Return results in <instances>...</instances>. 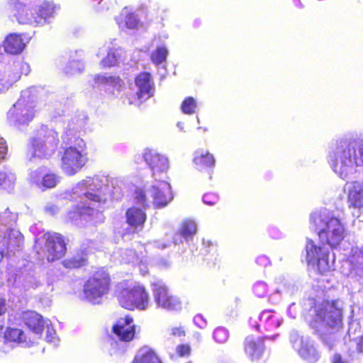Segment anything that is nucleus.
<instances>
[{
	"instance_id": "58",
	"label": "nucleus",
	"mask_w": 363,
	"mask_h": 363,
	"mask_svg": "<svg viewBox=\"0 0 363 363\" xmlns=\"http://www.w3.org/2000/svg\"><path fill=\"white\" fill-rule=\"evenodd\" d=\"M194 338L197 340L198 342L201 341V335L199 333H195L194 334Z\"/></svg>"
},
{
	"instance_id": "50",
	"label": "nucleus",
	"mask_w": 363,
	"mask_h": 363,
	"mask_svg": "<svg viewBox=\"0 0 363 363\" xmlns=\"http://www.w3.org/2000/svg\"><path fill=\"white\" fill-rule=\"evenodd\" d=\"M194 322L200 328H204L207 325L206 320L201 315H196L194 318Z\"/></svg>"
},
{
	"instance_id": "57",
	"label": "nucleus",
	"mask_w": 363,
	"mask_h": 363,
	"mask_svg": "<svg viewBox=\"0 0 363 363\" xmlns=\"http://www.w3.org/2000/svg\"><path fill=\"white\" fill-rule=\"evenodd\" d=\"M333 363H341V356L340 354H335Z\"/></svg>"
},
{
	"instance_id": "24",
	"label": "nucleus",
	"mask_w": 363,
	"mask_h": 363,
	"mask_svg": "<svg viewBox=\"0 0 363 363\" xmlns=\"http://www.w3.org/2000/svg\"><path fill=\"white\" fill-rule=\"evenodd\" d=\"M4 50L9 54L16 55L21 53L25 46L22 36L16 33L9 34L4 41Z\"/></svg>"
},
{
	"instance_id": "32",
	"label": "nucleus",
	"mask_w": 363,
	"mask_h": 363,
	"mask_svg": "<svg viewBox=\"0 0 363 363\" xmlns=\"http://www.w3.org/2000/svg\"><path fill=\"white\" fill-rule=\"evenodd\" d=\"M119 255L122 263L139 264L144 262V257L139 256L133 250L131 249L121 250Z\"/></svg>"
},
{
	"instance_id": "25",
	"label": "nucleus",
	"mask_w": 363,
	"mask_h": 363,
	"mask_svg": "<svg viewBox=\"0 0 363 363\" xmlns=\"http://www.w3.org/2000/svg\"><path fill=\"white\" fill-rule=\"evenodd\" d=\"M260 324L257 325V330L260 326L266 330H273L277 328L282 323V319L271 311H264L259 315Z\"/></svg>"
},
{
	"instance_id": "48",
	"label": "nucleus",
	"mask_w": 363,
	"mask_h": 363,
	"mask_svg": "<svg viewBox=\"0 0 363 363\" xmlns=\"http://www.w3.org/2000/svg\"><path fill=\"white\" fill-rule=\"evenodd\" d=\"M169 333L174 337H184L186 335V331L183 326L173 327L169 329Z\"/></svg>"
},
{
	"instance_id": "35",
	"label": "nucleus",
	"mask_w": 363,
	"mask_h": 363,
	"mask_svg": "<svg viewBox=\"0 0 363 363\" xmlns=\"http://www.w3.org/2000/svg\"><path fill=\"white\" fill-rule=\"evenodd\" d=\"M30 65L23 61H16L13 62L11 70H9V75L14 76L16 73L19 74V79L22 74L28 75L30 72Z\"/></svg>"
},
{
	"instance_id": "44",
	"label": "nucleus",
	"mask_w": 363,
	"mask_h": 363,
	"mask_svg": "<svg viewBox=\"0 0 363 363\" xmlns=\"http://www.w3.org/2000/svg\"><path fill=\"white\" fill-rule=\"evenodd\" d=\"M267 285L263 281L257 282L253 286L254 293L259 297H262L267 294Z\"/></svg>"
},
{
	"instance_id": "34",
	"label": "nucleus",
	"mask_w": 363,
	"mask_h": 363,
	"mask_svg": "<svg viewBox=\"0 0 363 363\" xmlns=\"http://www.w3.org/2000/svg\"><path fill=\"white\" fill-rule=\"evenodd\" d=\"M95 83L98 85H105L118 89L121 86V80L116 77H106L98 74L94 77Z\"/></svg>"
},
{
	"instance_id": "14",
	"label": "nucleus",
	"mask_w": 363,
	"mask_h": 363,
	"mask_svg": "<svg viewBox=\"0 0 363 363\" xmlns=\"http://www.w3.org/2000/svg\"><path fill=\"white\" fill-rule=\"evenodd\" d=\"M143 159L152 171L153 179H167L166 174L169 169L168 159L153 150L146 149L143 152Z\"/></svg>"
},
{
	"instance_id": "23",
	"label": "nucleus",
	"mask_w": 363,
	"mask_h": 363,
	"mask_svg": "<svg viewBox=\"0 0 363 363\" xmlns=\"http://www.w3.org/2000/svg\"><path fill=\"white\" fill-rule=\"evenodd\" d=\"M20 23L36 26V9L25 4L12 11Z\"/></svg>"
},
{
	"instance_id": "11",
	"label": "nucleus",
	"mask_w": 363,
	"mask_h": 363,
	"mask_svg": "<svg viewBox=\"0 0 363 363\" xmlns=\"http://www.w3.org/2000/svg\"><path fill=\"white\" fill-rule=\"evenodd\" d=\"M16 216L9 211L0 215V234L8 233V248L11 250H20L23 246V236L21 233L12 228L15 224Z\"/></svg>"
},
{
	"instance_id": "31",
	"label": "nucleus",
	"mask_w": 363,
	"mask_h": 363,
	"mask_svg": "<svg viewBox=\"0 0 363 363\" xmlns=\"http://www.w3.org/2000/svg\"><path fill=\"white\" fill-rule=\"evenodd\" d=\"M54 13V7L49 3H43L38 10H36V26L44 25L50 18L52 17Z\"/></svg>"
},
{
	"instance_id": "21",
	"label": "nucleus",
	"mask_w": 363,
	"mask_h": 363,
	"mask_svg": "<svg viewBox=\"0 0 363 363\" xmlns=\"http://www.w3.org/2000/svg\"><path fill=\"white\" fill-rule=\"evenodd\" d=\"M122 52V50L120 48L111 50L109 46L104 45L99 48L96 55L98 57H102L101 65L104 67H108L114 66L118 63Z\"/></svg>"
},
{
	"instance_id": "55",
	"label": "nucleus",
	"mask_w": 363,
	"mask_h": 363,
	"mask_svg": "<svg viewBox=\"0 0 363 363\" xmlns=\"http://www.w3.org/2000/svg\"><path fill=\"white\" fill-rule=\"evenodd\" d=\"M182 238H184V237L182 236L180 232L179 233H177L174 237V244L177 245L179 243L182 242Z\"/></svg>"
},
{
	"instance_id": "38",
	"label": "nucleus",
	"mask_w": 363,
	"mask_h": 363,
	"mask_svg": "<svg viewBox=\"0 0 363 363\" xmlns=\"http://www.w3.org/2000/svg\"><path fill=\"white\" fill-rule=\"evenodd\" d=\"M197 108V104L196 100L193 97L186 98L181 106L182 112L185 114H193L196 112Z\"/></svg>"
},
{
	"instance_id": "13",
	"label": "nucleus",
	"mask_w": 363,
	"mask_h": 363,
	"mask_svg": "<svg viewBox=\"0 0 363 363\" xmlns=\"http://www.w3.org/2000/svg\"><path fill=\"white\" fill-rule=\"evenodd\" d=\"M152 286L154 300L158 307L167 311H178L182 308L179 298L173 296L163 282L158 281Z\"/></svg>"
},
{
	"instance_id": "47",
	"label": "nucleus",
	"mask_w": 363,
	"mask_h": 363,
	"mask_svg": "<svg viewBox=\"0 0 363 363\" xmlns=\"http://www.w3.org/2000/svg\"><path fill=\"white\" fill-rule=\"evenodd\" d=\"M176 351L179 357H185L189 355L191 347L188 345H180L177 347Z\"/></svg>"
},
{
	"instance_id": "52",
	"label": "nucleus",
	"mask_w": 363,
	"mask_h": 363,
	"mask_svg": "<svg viewBox=\"0 0 363 363\" xmlns=\"http://www.w3.org/2000/svg\"><path fill=\"white\" fill-rule=\"evenodd\" d=\"M9 4L11 11H13L14 10L21 6V5H23L24 1L23 0H9Z\"/></svg>"
},
{
	"instance_id": "46",
	"label": "nucleus",
	"mask_w": 363,
	"mask_h": 363,
	"mask_svg": "<svg viewBox=\"0 0 363 363\" xmlns=\"http://www.w3.org/2000/svg\"><path fill=\"white\" fill-rule=\"evenodd\" d=\"M203 201L204 203L213 206L218 201V196L215 194H206L203 196Z\"/></svg>"
},
{
	"instance_id": "3",
	"label": "nucleus",
	"mask_w": 363,
	"mask_h": 363,
	"mask_svg": "<svg viewBox=\"0 0 363 363\" xmlns=\"http://www.w3.org/2000/svg\"><path fill=\"white\" fill-rule=\"evenodd\" d=\"M58 143V135L55 130L42 128L30 139L26 157L31 162L43 158L48 159L55 152Z\"/></svg>"
},
{
	"instance_id": "61",
	"label": "nucleus",
	"mask_w": 363,
	"mask_h": 363,
	"mask_svg": "<svg viewBox=\"0 0 363 363\" xmlns=\"http://www.w3.org/2000/svg\"><path fill=\"white\" fill-rule=\"evenodd\" d=\"M278 335H274L272 337H265L264 338L266 339H271V340H274Z\"/></svg>"
},
{
	"instance_id": "37",
	"label": "nucleus",
	"mask_w": 363,
	"mask_h": 363,
	"mask_svg": "<svg viewBox=\"0 0 363 363\" xmlns=\"http://www.w3.org/2000/svg\"><path fill=\"white\" fill-rule=\"evenodd\" d=\"M168 50L166 47H158L156 50L152 52L151 59L155 64L160 65L166 60Z\"/></svg>"
},
{
	"instance_id": "39",
	"label": "nucleus",
	"mask_w": 363,
	"mask_h": 363,
	"mask_svg": "<svg viewBox=\"0 0 363 363\" xmlns=\"http://www.w3.org/2000/svg\"><path fill=\"white\" fill-rule=\"evenodd\" d=\"M5 75L0 74V93L8 89L14 82L19 79V74L16 73L14 76L8 74V79H5Z\"/></svg>"
},
{
	"instance_id": "36",
	"label": "nucleus",
	"mask_w": 363,
	"mask_h": 363,
	"mask_svg": "<svg viewBox=\"0 0 363 363\" xmlns=\"http://www.w3.org/2000/svg\"><path fill=\"white\" fill-rule=\"evenodd\" d=\"M197 227L196 224L193 220H185L181 225L179 232L185 240L191 237L196 233Z\"/></svg>"
},
{
	"instance_id": "45",
	"label": "nucleus",
	"mask_w": 363,
	"mask_h": 363,
	"mask_svg": "<svg viewBox=\"0 0 363 363\" xmlns=\"http://www.w3.org/2000/svg\"><path fill=\"white\" fill-rule=\"evenodd\" d=\"M355 161V166L363 165V144L355 149V153H352Z\"/></svg>"
},
{
	"instance_id": "6",
	"label": "nucleus",
	"mask_w": 363,
	"mask_h": 363,
	"mask_svg": "<svg viewBox=\"0 0 363 363\" xmlns=\"http://www.w3.org/2000/svg\"><path fill=\"white\" fill-rule=\"evenodd\" d=\"M342 308L338 301L323 303L315 310V317L311 326L317 332L327 327L339 328L342 324Z\"/></svg>"
},
{
	"instance_id": "1",
	"label": "nucleus",
	"mask_w": 363,
	"mask_h": 363,
	"mask_svg": "<svg viewBox=\"0 0 363 363\" xmlns=\"http://www.w3.org/2000/svg\"><path fill=\"white\" fill-rule=\"evenodd\" d=\"M113 179L105 175L88 177L78 182L72 189L71 199L77 202L76 211L68 213V218L77 225H84L83 220L93 223L104 221V216L98 209L111 193L110 185Z\"/></svg>"
},
{
	"instance_id": "17",
	"label": "nucleus",
	"mask_w": 363,
	"mask_h": 363,
	"mask_svg": "<svg viewBox=\"0 0 363 363\" xmlns=\"http://www.w3.org/2000/svg\"><path fill=\"white\" fill-rule=\"evenodd\" d=\"M113 333L122 341L133 340L135 335V325L130 317L120 318L113 326Z\"/></svg>"
},
{
	"instance_id": "60",
	"label": "nucleus",
	"mask_w": 363,
	"mask_h": 363,
	"mask_svg": "<svg viewBox=\"0 0 363 363\" xmlns=\"http://www.w3.org/2000/svg\"><path fill=\"white\" fill-rule=\"evenodd\" d=\"M294 306V304L293 303L289 308V313H290V315H291V310L293 309Z\"/></svg>"
},
{
	"instance_id": "59",
	"label": "nucleus",
	"mask_w": 363,
	"mask_h": 363,
	"mask_svg": "<svg viewBox=\"0 0 363 363\" xmlns=\"http://www.w3.org/2000/svg\"><path fill=\"white\" fill-rule=\"evenodd\" d=\"M177 125L181 130H183L184 126L182 122H178Z\"/></svg>"
},
{
	"instance_id": "33",
	"label": "nucleus",
	"mask_w": 363,
	"mask_h": 363,
	"mask_svg": "<svg viewBox=\"0 0 363 363\" xmlns=\"http://www.w3.org/2000/svg\"><path fill=\"white\" fill-rule=\"evenodd\" d=\"M6 340L11 342H17L19 343L25 344V345H30V340H26V335L18 328H7L4 334Z\"/></svg>"
},
{
	"instance_id": "22",
	"label": "nucleus",
	"mask_w": 363,
	"mask_h": 363,
	"mask_svg": "<svg viewBox=\"0 0 363 363\" xmlns=\"http://www.w3.org/2000/svg\"><path fill=\"white\" fill-rule=\"evenodd\" d=\"M347 202L349 207L363 208V183L354 182L349 187Z\"/></svg>"
},
{
	"instance_id": "7",
	"label": "nucleus",
	"mask_w": 363,
	"mask_h": 363,
	"mask_svg": "<svg viewBox=\"0 0 363 363\" xmlns=\"http://www.w3.org/2000/svg\"><path fill=\"white\" fill-rule=\"evenodd\" d=\"M352 153H355V148L347 142H343L330 155L329 162L333 171L342 179L354 171L355 161Z\"/></svg>"
},
{
	"instance_id": "18",
	"label": "nucleus",
	"mask_w": 363,
	"mask_h": 363,
	"mask_svg": "<svg viewBox=\"0 0 363 363\" xmlns=\"http://www.w3.org/2000/svg\"><path fill=\"white\" fill-rule=\"evenodd\" d=\"M135 82L138 88L136 94L139 100L145 101L153 94L154 83L149 73L143 72L140 74L135 78Z\"/></svg>"
},
{
	"instance_id": "30",
	"label": "nucleus",
	"mask_w": 363,
	"mask_h": 363,
	"mask_svg": "<svg viewBox=\"0 0 363 363\" xmlns=\"http://www.w3.org/2000/svg\"><path fill=\"white\" fill-rule=\"evenodd\" d=\"M40 175L38 171H35L30 173L31 181L36 183L38 186H40L41 184L45 188H53L60 182V177L54 173H48L43 175L41 181H40Z\"/></svg>"
},
{
	"instance_id": "27",
	"label": "nucleus",
	"mask_w": 363,
	"mask_h": 363,
	"mask_svg": "<svg viewBox=\"0 0 363 363\" xmlns=\"http://www.w3.org/2000/svg\"><path fill=\"white\" fill-rule=\"evenodd\" d=\"M133 363H162V361L153 349L143 346L137 352Z\"/></svg>"
},
{
	"instance_id": "16",
	"label": "nucleus",
	"mask_w": 363,
	"mask_h": 363,
	"mask_svg": "<svg viewBox=\"0 0 363 363\" xmlns=\"http://www.w3.org/2000/svg\"><path fill=\"white\" fill-rule=\"evenodd\" d=\"M47 259L53 262L60 259L66 252L65 243L61 235L48 233L45 235Z\"/></svg>"
},
{
	"instance_id": "56",
	"label": "nucleus",
	"mask_w": 363,
	"mask_h": 363,
	"mask_svg": "<svg viewBox=\"0 0 363 363\" xmlns=\"http://www.w3.org/2000/svg\"><path fill=\"white\" fill-rule=\"evenodd\" d=\"M257 261L259 264H266L267 262H268V259L265 257L262 256V257H258Z\"/></svg>"
},
{
	"instance_id": "43",
	"label": "nucleus",
	"mask_w": 363,
	"mask_h": 363,
	"mask_svg": "<svg viewBox=\"0 0 363 363\" xmlns=\"http://www.w3.org/2000/svg\"><path fill=\"white\" fill-rule=\"evenodd\" d=\"M229 337L228 330L224 328H218L214 330L213 338L218 343L225 342Z\"/></svg>"
},
{
	"instance_id": "19",
	"label": "nucleus",
	"mask_w": 363,
	"mask_h": 363,
	"mask_svg": "<svg viewBox=\"0 0 363 363\" xmlns=\"http://www.w3.org/2000/svg\"><path fill=\"white\" fill-rule=\"evenodd\" d=\"M22 318L28 328L39 338L45 325L43 317L35 311H26L23 313Z\"/></svg>"
},
{
	"instance_id": "42",
	"label": "nucleus",
	"mask_w": 363,
	"mask_h": 363,
	"mask_svg": "<svg viewBox=\"0 0 363 363\" xmlns=\"http://www.w3.org/2000/svg\"><path fill=\"white\" fill-rule=\"evenodd\" d=\"M86 262V259L84 257H72L64 260L63 264L66 268H77L84 265Z\"/></svg>"
},
{
	"instance_id": "62",
	"label": "nucleus",
	"mask_w": 363,
	"mask_h": 363,
	"mask_svg": "<svg viewBox=\"0 0 363 363\" xmlns=\"http://www.w3.org/2000/svg\"><path fill=\"white\" fill-rule=\"evenodd\" d=\"M3 257H4V255H3L2 252H0V261H1V259H3Z\"/></svg>"
},
{
	"instance_id": "9",
	"label": "nucleus",
	"mask_w": 363,
	"mask_h": 363,
	"mask_svg": "<svg viewBox=\"0 0 363 363\" xmlns=\"http://www.w3.org/2000/svg\"><path fill=\"white\" fill-rule=\"evenodd\" d=\"M120 305L128 310L145 311L149 308L150 298L143 286H129L123 289L118 296Z\"/></svg>"
},
{
	"instance_id": "4",
	"label": "nucleus",
	"mask_w": 363,
	"mask_h": 363,
	"mask_svg": "<svg viewBox=\"0 0 363 363\" xmlns=\"http://www.w3.org/2000/svg\"><path fill=\"white\" fill-rule=\"evenodd\" d=\"M173 199L171 186L167 179H154L151 186L146 190L136 189L135 200L143 206L150 203L155 208L166 206Z\"/></svg>"
},
{
	"instance_id": "26",
	"label": "nucleus",
	"mask_w": 363,
	"mask_h": 363,
	"mask_svg": "<svg viewBox=\"0 0 363 363\" xmlns=\"http://www.w3.org/2000/svg\"><path fill=\"white\" fill-rule=\"evenodd\" d=\"M119 26L124 23L125 26L129 29L138 28L140 25V21L138 16L132 11V9L125 7L121 11L119 16L116 18Z\"/></svg>"
},
{
	"instance_id": "15",
	"label": "nucleus",
	"mask_w": 363,
	"mask_h": 363,
	"mask_svg": "<svg viewBox=\"0 0 363 363\" xmlns=\"http://www.w3.org/2000/svg\"><path fill=\"white\" fill-rule=\"evenodd\" d=\"M290 341L299 355L306 360H318V352L308 337H301L296 332L290 335Z\"/></svg>"
},
{
	"instance_id": "10",
	"label": "nucleus",
	"mask_w": 363,
	"mask_h": 363,
	"mask_svg": "<svg viewBox=\"0 0 363 363\" xmlns=\"http://www.w3.org/2000/svg\"><path fill=\"white\" fill-rule=\"evenodd\" d=\"M110 278L104 270L96 272L85 283L84 294L86 300L94 304L101 302L102 297L108 291Z\"/></svg>"
},
{
	"instance_id": "29",
	"label": "nucleus",
	"mask_w": 363,
	"mask_h": 363,
	"mask_svg": "<svg viewBox=\"0 0 363 363\" xmlns=\"http://www.w3.org/2000/svg\"><path fill=\"white\" fill-rule=\"evenodd\" d=\"M193 161L196 168L199 170L213 167L215 164L213 156L204 150H196L194 152Z\"/></svg>"
},
{
	"instance_id": "8",
	"label": "nucleus",
	"mask_w": 363,
	"mask_h": 363,
	"mask_svg": "<svg viewBox=\"0 0 363 363\" xmlns=\"http://www.w3.org/2000/svg\"><path fill=\"white\" fill-rule=\"evenodd\" d=\"M36 98L30 89L21 92V98L9 111V119L16 123L26 124L33 120L36 112Z\"/></svg>"
},
{
	"instance_id": "40",
	"label": "nucleus",
	"mask_w": 363,
	"mask_h": 363,
	"mask_svg": "<svg viewBox=\"0 0 363 363\" xmlns=\"http://www.w3.org/2000/svg\"><path fill=\"white\" fill-rule=\"evenodd\" d=\"M84 69V65L82 62L74 60L69 63L65 68V72L67 74H74L80 73Z\"/></svg>"
},
{
	"instance_id": "2",
	"label": "nucleus",
	"mask_w": 363,
	"mask_h": 363,
	"mask_svg": "<svg viewBox=\"0 0 363 363\" xmlns=\"http://www.w3.org/2000/svg\"><path fill=\"white\" fill-rule=\"evenodd\" d=\"M311 224L315 228L320 242L330 247H337L346 235V224L343 220L327 209L313 212Z\"/></svg>"
},
{
	"instance_id": "64",
	"label": "nucleus",
	"mask_w": 363,
	"mask_h": 363,
	"mask_svg": "<svg viewBox=\"0 0 363 363\" xmlns=\"http://www.w3.org/2000/svg\"><path fill=\"white\" fill-rule=\"evenodd\" d=\"M198 123H199V118L196 117Z\"/></svg>"
},
{
	"instance_id": "20",
	"label": "nucleus",
	"mask_w": 363,
	"mask_h": 363,
	"mask_svg": "<svg viewBox=\"0 0 363 363\" xmlns=\"http://www.w3.org/2000/svg\"><path fill=\"white\" fill-rule=\"evenodd\" d=\"M245 352L250 361H257L264 352V338L248 336L245 340Z\"/></svg>"
},
{
	"instance_id": "41",
	"label": "nucleus",
	"mask_w": 363,
	"mask_h": 363,
	"mask_svg": "<svg viewBox=\"0 0 363 363\" xmlns=\"http://www.w3.org/2000/svg\"><path fill=\"white\" fill-rule=\"evenodd\" d=\"M16 177L11 172L4 173L0 172V186L3 185L4 188L10 187L15 182Z\"/></svg>"
},
{
	"instance_id": "49",
	"label": "nucleus",
	"mask_w": 363,
	"mask_h": 363,
	"mask_svg": "<svg viewBox=\"0 0 363 363\" xmlns=\"http://www.w3.org/2000/svg\"><path fill=\"white\" fill-rule=\"evenodd\" d=\"M55 333L52 328H50L47 325V330H46V341L48 342H55Z\"/></svg>"
},
{
	"instance_id": "54",
	"label": "nucleus",
	"mask_w": 363,
	"mask_h": 363,
	"mask_svg": "<svg viewBox=\"0 0 363 363\" xmlns=\"http://www.w3.org/2000/svg\"><path fill=\"white\" fill-rule=\"evenodd\" d=\"M6 301L4 298H0V315L6 313Z\"/></svg>"
},
{
	"instance_id": "53",
	"label": "nucleus",
	"mask_w": 363,
	"mask_h": 363,
	"mask_svg": "<svg viewBox=\"0 0 363 363\" xmlns=\"http://www.w3.org/2000/svg\"><path fill=\"white\" fill-rule=\"evenodd\" d=\"M45 211L50 215H55L58 211V208L55 204L48 203L45 207Z\"/></svg>"
},
{
	"instance_id": "51",
	"label": "nucleus",
	"mask_w": 363,
	"mask_h": 363,
	"mask_svg": "<svg viewBox=\"0 0 363 363\" xmlns=\"http://www.w3.org/2000/svg\"><path fill=\"white\" fill-rule=\"evenodd\" d=\"M7 152L6 141L4 138H0V162L5 157Z\"/></svg>"
},
{
	"instance_id": "12",
	"label": "nucleus",
	"mask_w": 363,
	"mask_h": 363,
	"mask_svg": "<svg viewBox=\"0 0 363 363\" xmlns=\"http://www.w3.org/2000/svg\"><path fill=\"white\" fill-rule=\"evenodd\" d=\"M306 258L309 264H317L321 274L329 272L333 268L334 259H329V252L325 248L318 247L311 239H307L306 245Z\"/></svg>"
},
{
	"instance_id": "63",
	"label": "nucleus",
	"mask_w": 363,
	"mask_h": 363,
	"mask_svg": "<svg viewBox=\"0 0 363 363\" xmlns=\"http://www.w3.org/2000/svg\"><path fill=\"white\" fill-rule=\"evenodd\" d=\"M166 247H167V245H166V244H162V245L161 248H162V249H164V248H165Z\"/></svg>"
},
{
	"instance_id": "5",
	"label": "nucleus",
	"mask_w": 363,
	"mask_h": 363,
	"mask_svg": "<svg viewBox=\"0 0 363 363\" xmlns=\"http://www.w3.org/2000/svg\"><path fill=\"white\" fill-rule=\"evenodd\" d=\"M87 160L86 143L83 139L77 138L73 145L64 150L60 167L66 175L73 176L82 169Z\"/></svg>"
},
{
	"instance_id": "28",
	"label": "nucleus",
	"mask_w": 363,
	"mask_h": 363,
	"mask_svg": "<svg viewBox=\"0 0 363 363\" xmlns=\"http://www.w3.org/2000/svg\"><path fill=\"white\" fill-rule=\"evenodd\" d=\"M126 219L131 227L141 229L146 220V214L143 209L132 207L126 211Z\"/></svg>"
}]
</instances>
